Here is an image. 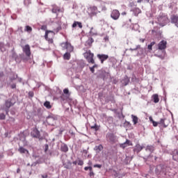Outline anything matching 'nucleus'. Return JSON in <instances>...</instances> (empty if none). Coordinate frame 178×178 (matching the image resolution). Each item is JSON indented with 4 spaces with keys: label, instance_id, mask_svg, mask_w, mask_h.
Segmentation results:
<instances>
[{
    "label": "nucleus",
    "instance_id": "nucleus-56",
    "mask_svg": "<svg viewBox=\"0 0 178 178\" xmlns=\"http://www.w3.org/2000/svg\"><path fill=\"white\" fill-rule=\"evenodd\" d=\"M88 170H90V172H92V167L89 166Z\"/></svg>",
    "mask_w": 178,
    "mask_h": 178
},
{
    "label": "nucleus",
    "instance_id": "nucleus-35",
    "mask_svg": "<svg viewBox=\"0 0 178 178\" xmlns=\"http://www.w3.org/2000/svg\"><path fill=\"white\" fill-rule=\"evenodd\" d=\"M17 79V74H14L13 76L10 78V81H13Z\"/></svg>",
    "mask_w": 178,
    "mask_h": 178
},
{
    "label": "nucleus",
    "instance_id": "nucleus-37",
    "mask_svg": "<svg viewBox=\"0 0 178 178\" xmlns=\"http://www.w3.org/2000/svg\"><path fill=\"white\" fill-rule=\"evenodd\" d=\"M95 67H97V65H95L92 67H90V70L92 73H94V72H95Z\"/></svg>",
    "mask_w": 178,
    "mask_h": 178
},
{
    "label": "nucleus",
    "instance_id": "nucleus-22",
    "mask_svg": "<svg viewBox=\"0 0 178 178\" xmlns=\"http://www.w3.org/2000/svg\"><path fill=\"white\" fill-rule=\"evenodd\" d=\"M131 12L134 13V16H138L140 13H141V10L138 8H135L131 10Z\"/></svg>",
    "mask_w": 178,
    "mask_h": 178
},
{
    "label": "nucleus",
    "instance_id": "nucleus-43",
    "mask_svg": "<svg viewBox=\"0 0 178 178\" xmlns=\"http://www.w3.org/2000/svg\"><path fill=\"white\" fill-rule=\"evenodd\" d=\"M78 165L79 166H83L84 165V161H83V160H79Z\"/></svg>",
    "mask_w": 178,
    "mask_h": 178
},
{
    "label": "nucleus",
    "instance_id": "nucleus-21",
    "mask_svg": "<svg viewBox=\"0 0 178 178\" xmlns=\"http://www.w3.org/2000/svg\"><path fill=\"white\" fill-rule=\"evenodd\" d=\"M137 51H138V54H137L138 56H141V55H144V54H145V50L144 49V48L141 47V45H140L139 49H138Z\"/></svg>",
    "mask_w": 178,
    "mask_h": 178
},
{
    "label": "nucleus",
    "instance_id": "nucleus-8",
    "mask_svg": "<svg viewBox=\"0 0 178 178\" xmlns=\"http://www.w3.org/2000/svg\"><path fill=\"white\" fill-rule=\"evenodd\" d=\"M170 123V121L168 120V118H161L160 120V122H159V124H161L163 127H168L169 126V124Z\"/></svg>",
    "mask_w": 178,
    "mask_h": 178
},
{
    "label": "nucleus",
    "instance_id": "nucleus-59",
    "mask_svg": "<svg viewBox=\"0 0 178 178\" xmlns=\"http://www.w3.org/2000/svg\"><path fill=\"white\" fill-rule=\"evenodd\" d=\"M17 79H18V81L19 82V83H22V78H17Z\"/></svg>",
    "mask_w": 178,
    "mask_h": 178
},
{
    "label": "nucleus",
    "instance_id": "nucleus-39",
    "mask_svg": "<svg viewBox=\"0 0 178 178\" xmlns=\"http://www.w3.org/2000/svg\"><path fill=\"white\" fill-rule=\"evenodd\" d=\"M150 0H138L137 2L138 3H141V2L145 1L147 2V3H149ZM153 2V0L152 1V3Z\"/></svg>",
    "mask_w": 178,
    "mask_h": 178
},
{
    "label": "nucleus",
    "instance_id": "nucleus-57",
    "mask_svg": "<svg viewBox=\"0 0 178 178\" xmlns=\"http://www.w3.org/2000/svg\"><path fill=\"white\" fill-rule=\"evenodd\" d=\"M48 177V175H42V178H47Z\"/></svg>",
    "mask_w": 178,
    "mask_h": 178
},
{
    "label": "nucleus",
    "instance_id": "nucleus-14",
    "mask_svg": "<svg viewBox=\"0 0 178 178\" xmlns=\"http://www.w3.org/2000/svg\"><path fill=\"white\" fill-rule=\"evenodd\" d=\"M171 23L178 28V16H171Z\"/></svg>",
    "mask_w": 178,
    "mask_h": 178
},
{
    "label": "nucleus",
    "instance_id": "nucleus-6",
    "mask_svg": "<svg viewBox=\"0 0 178 178\" xmlns=\"http://www.w3.org/2000/svg\"><path fill=\"white\" fill-rule=\"evenodd\" d=\"M111 17L113 20H118L119 17H120V13L118 10H113V11L111 13Z\"/></svg>",
    "mask_w": 178,
    "mask_h": 178
},
{
    "label": "nucleus",
    "instance_id": "nucleus-40",
    "mask_svg": "<svg viewBox=\"0 0 178 178\" xmlns=\"http://www.w3.org/2000/svg\"><path fill=\"white\" fill-rule=\"evenodd\" d=\"M6 118V115H5L3 113L0 114V120H5Z\"/></svg>",
    "mask_w": 178,
    "mask_h": 178
},
{
    "label": "nucleus",
    "instance_id": "nucleus-51",
    "mask_svg": "<svg viewBox=\"0 0 178 178\" xmlns=\"http://www.w3.org/2000/svg\"><path fill=\"white\" fill-rule=\"evenodd\" d=\"M94 42V39L91 38L90 40H88V44H92Z\"/></svg>",
    "mask_w": 178,
    "mask_h": 178
},
{
    "label": "nucleus",
    "instance_id": "nucleus-49",
    "mask_svg": "<svg viewBox=\"0 0 178 178\" xmlns=\"http://www.w3.org/2000/svg\"><path fill=\"white\" fill-rule=\"evenodd\" d=\"M95 174H94V172L93 171H90V174L89 175L90 176V177H94Z\"/></svg>",
    "mask_w": 178,
    "mask_h": 178
},
{
    "label": "nucleus",
    "instance_id": "nucleus-23",
    "mask_svg": "<svg viewBox=\"0 0 178 178\" xmlns=\"http://www.w3.org/2000/svg\"><path fill=\"white\" fill-rule=\"evenodd\" d=\"M60 149L63 152H67V151H69V147H67V145L63 144L60 147Z\"/></svg>",
    "mask_w": 178,
    "mask_h": 178
},
{
    "label": "nucleus",
    "instance_id": "nucleus-7",
    "mask_svg": "<svg viewBox=\"0 0 178 178\" xmlns=\"http://www.w3.org/2000/svg\"><path fill=\"white\" fill-rule=\"evenodd\" d=\"M51 6H52V9H51L52 13H56L57 15V16H58V13H63V9L60 8L56 4H54Z\"/></svg>",
    "mask_w": 178,
    "mask_h": 178
},
{
    "label": "nucleus",
    "instance_id": "nucleus-52",
    "mask_svg": "<svg viewBox=\"0 0 178 178\" xmlns=\"http://www.w3.org/2000/svg\"><path fill=\"white\" fill-rule=\"evenodd\" d=\"M11 88L14 89L16 88V83H13L11 85Z\"/></svg>",
    "mask_w": 178,
    "mask_h": 178
},
{
    "label": "nucleus",
    "instance_id": "nucleus-9",
    "mask_svg": "<svg viewBox=\"0 0 178 178\" xmlns=\"http://www.w3.org/2000/svg\"><path fill=\"white\" fill-rule=\"evenodd\" d=\"M55 27L54 28V33H59L62 30V22L60 21L56 22Z\"/></svg>",
    "mask_w": 178,
    "mask_h": 178
},
{
    "label": "nucleus",
    "instance_id": "nucleus-18",
    "mask_svg": "<svg viewBox=\"0 0 178 178\" xmlns=\"http://www.w3.org/2000/svg\"><path fill=\"white\" fill-rule=\"evenodd\" d=\"M89 10H90L91 15H97L98 13V8L95 6L90 7Z\"/></svg>",
    "mask_w": 178,
    "mask_h": 178
},
{
    "label": "nucleus",
    "instance_id": "nucleus-31",
    "mask_svg": "<svg viewBox=\"0 0 178 178\" xmlns=\"http://www.w3.org/2000/svg\"><path fill=\"white\" fill-rule=\"evenodd\" d=\"M0 51H1V52H5L6 51L5 44L3 42H0Z\"/></svg>",
    "mask_w": 178,
    "mask_h": 178
},
{
    "label": "nucleus",
    "instance_id": "nucleus-17",
    "mask_svg": "<svg viewBox=\"0 0 178 178\" xmlns=\"http://www.w3.org/2000/svg\"><path fill=\"white\" fill-rule=\"evenodd\" d=\"M171 155H172L173 160L178 162V149H175L172 151Z\"/></svg>",
    "mask_w": 178,
    "mask_h": 178
},
{
    "label": "nucleus",
    "instance_id": "nucleus-10",
    "mask_svg": "<svg viewBox=\"0 0 178 178\" xmlns=\"http://www.w3.org/2000/svg\"><path fill=\"white\" fill-rule=\"evenodd\" d=\"M97 56L100 60L101 63H104V62H105V60H107V59L109 58V56H108V54H97Z\"/></svg>",
    "mask_w": 178,
    "mask_h": 178
},
{
    "label": "nucleus",
    "instance_id": "nucleus-58",
    "mask_svg": "<svg viewBox=\"0 0 178 178\" xmlns=\"http://www.w3.org/2000/svg\"><path fill=\"white\" fill-rule=\"evenodd\" d=\"M155 44V42H152L151 43H150V45L152 46V47H154V44Z\"/></svg>",
    "mask_w": 178,
    "mask_h": 178
},
{
    "label": "nucleus",
    "instance_id": "nucleus-5",
    "mask_svg": "<svg viewBox=\"0 0 178 178\" xmlns=\"http://www.w3.org/2000/svg\"><path fill=\"white\" fill-rule=\"evenodd\" d=\"M106 137L109 143H116L118 141V137L113 134H107Z\"/></svg>",
    "mask_w": 178,
    "mask_h": 178
},
{
    "label": "nucleus",
    "instance_id": "nucleus-30",
    "mask_svg": "<svg viewBox=\"0 0 178 178\" xmlns=\"http://www.w3.org/2000/svg\"><path fill=\"white\" fill-rule=\"evenodd\" d=\"M24 31H26V33H31V31H33V28L27 25L25 26Z\"/></svg>",
    "mask_w": 178,
    "mask_h": 178
},
{
    "label": "nucleus",
    "instance_id": "nucleus-12",
    "mask_svg": "<svg viewBox=\"0 0 178 178\" xmlns=\"http://www.w3.org/2000/svg\"><path fill=\"white\" fill-rule=\"evenodd\" d=\"M13 105H15V102H12V99H8L6 100L5 106H6V109L7 112L9 111V108L11 106H13Z\"/></svg>",
    "mask_w": 178,
    "mask_h": 178
},
{
    "label": "nucleus",
    "instance_id": "nucleus-41",
    "mask_svg": "<svg viewBox=\"0 0 178 178\" xmlns=\"http://www.w3.org/2000/svg\"><path fill=\"white\" fill-rule=\"evenodd\" d=\"M93 30H94V28L92 27V28L90 29V35H97V32H93V31H92Z\"/></svg>",
    "mask_w": 178,
    "mask_h": 178
},
{
    "label": "nucleus",
    "instance_id": "nucleus-26",
    "mask_svg": "<svg viewBox=\"0 0 178 178\" xmlns=\"http://www.w3.org/2000/svg\"><path fill=\"white\" fill-rule=\"evenodd\" d=\"M129 83H130V79H129L127 76H125L124 79L122 80V83L124 84V86H127Z\"/></svg>",
    "mask_w": 178,
    "mask_h": 178
},
{
    "label": "nucleus",
    "instance_id": "nucleus-34",
    "mask_svg": "<svg viewBox=\"0 0 178 178\" xmlns=\"http://www.w3.org/2000/svg\"><path fill=\"white\" fill-rule=\"evenodd\" d=\"M49 33H54V31H46L45 34H44L45 40H48V34H49Z\"/></svg>",
    "mask_w": 178,
    "mask_h": 178
},
{
    "label": "nucleus",
    "instance_id": "nucleus-20",
    "mask_svg": "<svg viewBox=\"0 0 178 178\" xmlns=\"http://www.w3.org/2000/svg\"><path fill=\"white\" fill-rule=\"evenodd\" d=\"M78 26L79 29H83V24L80 22L74 21L72 25V29H76V26Z\"/></svg>",
    "mask_w": 178,
    "mask_h": 178
},
{
    "label": "nucleus",
    "instance_id": "nucleus-62",
    "mask_svg": "<svg viewBox=\"0 0 178 178\" xmlns=\"http://www.w3.org/2000/svg\"><path fill=\"white\" fill-rule=\"evenodd\" d=\"M127 15L126 12L122 13V16H124V15Z\"/></svg>",
    "mask_w": 178,
    "mask_h": 178
},
{
    "label": "nucleus",
    "instance_id": "nucleus-60",
    "mask_svg": "<svg viewBox=\"0 0 178 178\" xmlns=\"http://www.w3.org/2000/svg\"><path fill=\"white\" fill-rule=\"evenodd\" d=\"M17 173H20V168H17Z\"/></svg>",
    "mask_w": 178,
    "mask_h": 178
},
{
    "label": "nucleus",
    "instance_id": "nucleus-15",
    "mask_svg": "<svg viewBox=\"0 0 178 178\" xmlns=\"http://www.w3.org/2000/svg\"><path fill=\"white\" fill-rule=\"evenodd\" d=\"M143 146H141L140 144H136L134 148V151L138 154V152H141V151H143Z\"/></svg>",
    "mask_w": 178,
    "mask_h": 178
},
{
    "label": "nucleus",
    "instance_id": "nucleus-47",
    "mask_svg": "<svg viewBox=\"0 0 178 178\" xmlns=\"http://www.w3.org/2000/svg\"><path fill=\"white\" fill-rule=\"evenodd\" d=\"M63 92L64 94H66V95H67V94H69V89L67 88L64 89Z\"/></svg>",
    "mask_w": 178,
    "mask_h": 178
},
{
    "label": "nucleus",
    "instance_id": "nucleus-46",
    "mask_svg": "<svg viewBox=\"0 0 178 178\" xmlns=\"http://www.w3.org/2000/svg\"><path fill=\"white\" fill-rule=\"evenodd\" d=\"M152 123H153V126L154 127H156V126H158V124H159V122H155L154 120H152Z\"/></svg>",
    "mask_w": 178,
    "mask_h": 178
},
{
    "label": "nucleus",
    "instance_id": "nucleus-64",
    "mask_svg": "<svg viewBox=\"0 0 178 178\" xmlns=\"http://www.w3.org/2000/svg\"><path fill=\"white\" fill-rule=\"evenodd\" d=\"M73 165H77V161H73Z\"/></svg>",
    "mask_w": 178,
    "mask_h": 178
},
{
    "label": "nucleus",
    "instance_id": "nucleus-2",
    "mask_svg": "<svg viewBox=\"0 0 178 178\" xmlns=\"http://www.w3.org/2000/svg\"><path fill=\"white\" fill-rule=\"evenodd\" d=\"M156 23L161 27H164V26H166L169 23V18L166 14L161 13L158 15Z\"/></svg>",
    "mask_w": 178,
    "mask_h": 178
},
{
    "label": "nucleus",
    "instance_id": "nucleus-63",
    "mask_svg": "<svg viewBox=\"0 0 178 178\" xmlns=\"http://www.w3.org/2000/svg\"><path fill=\"white\" fill-rule=\"evenodd\" d=\"M88 169H89V167H85L84 168V170H88Z\"/></svg>",
    "mask_w": 178,
    "mask_h": 178
},
{
    "label": "nucleus",
    "instance_id": "nucleus-33",
    "mask_svg": "<svg viewBox=\"0 0 178 178\" xmlns=\"http://www.w3.org/2000/svg\"><path fill=\"white\" fill-rule=\"evenodd\" d=\"M31 0L24 1V5H25V6H29V5H31Z\"/></svg>",
    "mask_w": 178,
    "mask_h": 178
},
{
    "label": "nucleus",
    "instance_id": "nucleus-38",
    "mask_svg": "<svg viewBox=\"0 0 178 178\" xmlns=\"http://www.w3.org/2000/svg\"><path fill=\"white\" fill-rule=\"evenodd\" d=\"M20 136H20L19 140L21 141H26V136H24V134H22Z\"/></svg>",
    "mask_w": 178,
    "mask_h": 178
},
{
    "label": "nucleus",
    "instance_id": "nucleus-27",
    "mask_svg": "<svg viewBox=\"0 0 178 178\" xmlns=\"http://www.w3.org/2000/svg\"><path fill=\"white\" fill-rule=\"evenodd\" d=\"M152 98L154 104H158V102H159V97L157 94L153 95Z\"/></svg>",
    "mask_w": 178,
    "mask_h": 178
},
{
    "label": "nucleus",
    "instance_id": "nucleus-3",
    "mask_svg": "<svg viewBox=\"0 0 178 178\" xmlns=\"http://www.w3.org/2000/svg\"><path fill=\"white\" fill-rule=\"evenodd\" d=\"M84 58L87 60L88 63L94 64L95 60H94V54L91 53V50H88L83 54Z\"/></svg>",
    "mask_w": 178,
    "mask_h": 178
},
{
    "label": "nucleus",
    "instance_id": "nucleus-4",
    "mask_svg": "<svg viewBox=\"0 0 178 178\" xmlns=\"http://www.w3.org/2000/svg\"><path fill=\"white\" fill-rule=\"evenodd\" d=\"M22 51L24 54H25L26 56H27V58H30V56H31V49L30 48V45L26 44L24 46H22Z\"/></svg>",
    "mask_w": 178,
    "mask_h": 178
},
{
    "label": "nucleus",
    "instance_id": "nucleus-50",
    "mask_svg": "<svg viewBox=\"0 0 178 178\" xmlns=\"http://www.w3.org/2000/svg\"><path fill=\"white\" fill-rule=\"evenodd\" d=\"M147 49H149V51H152V46L150 44H148Z\"/></svg>",
    "mask_w": 178,
    "mask_h": 178
},
{
    "label": "nucleus",
    "instance_id": "nucleus-44",
    "mask_svg": "<svg viewBox=\"0 0 178 178\" xmlns=\"http://www.w3.org/2000/svg\"><path fill=\"white\" fill-rule=\"evenodd\" d=\"M93 168H98L99 169H101L102 168V165L100 164H95L93 165Z\"/></svg>",
    "mask_w": 178,
    "mask_h": 178
},
{
    "label": "nucleus",
    "instance_id": "nucleus-61",
    "mask_svg": "<svg viewBox=\"0 0 178 178\" xmlns=\"http://www.w3.org/2000/svg\"><path fill=\"white\" fill-rule=\"evenodd\" d=\"M37 165V163H33L31 164V166H35Z\"/></svg>",
    "mask_w": 178,
    "mask_h": 178
},
{
    "label": "nucleus",
    "instance_id": "nucleus-29",
    "mask_svg": "<svg viewBox=\"0 0 178 178\" xmlns=\"http://www.w3.org/2000/svg\"><path fill=\"white\" fill-rule=\"evenodd\" d=\"M44 106H45V108H47V109H51L52 108V106H51V102L46 101L44 103Z\"/></svg>",
    "mask_w": 178,
    "mask_h": 178
},
{
    "label": "nucleus",
    "instance_id": "nucleus-48",
    "mask_svg": "<svg viewBox=\"0 0 178 178\" xmlns=\"http://www.w3.org/2000/svg\"><path fill=\"white\" fill-rule=\"evenodd\" d=\"M48 148H49V146H48V145H44V152H47V151H48Z\"/></svg>",
    "mask_w": 178,
    "mask_h": 178
},
{
    "label": "nucleus",
    "instance_id": "nucleus-24",
    "mask_svg": "<svg viewBox=\"0 0 178 178\" xmlns=\"http://www.w3.org/2000/svg\"><path fill=\"white\" fill-rule=\"evenodd\" d=\"M131 119L134 124H137L138 123V117L134 115H131Z\"/></svg>",
    "mask_w": 178,
    "mask_h": 178
},
{
    "label": "nucleus",
    "instance_id": "nucleus-55",
    "mask_svg": "<svg viewBox=\"0 0 178 178\" xmlns=\"http://www.w3.org/2000/svg\"><path fill=\"white\" fill-rule=\"evenodd\" d=\"M104 40H105V41H108V40H109V37L106 36V37L104 38Z\"/></svg>",
    "mask_w": 178,
    "mask_h": 178
},
{
    "label": "nucleus",
    "instance_id": "nucleus-42",
    "mask_svg": "<svg viewBox=\"0 0 178 178\" xmlns=\"http://www.w3.org/2000/svg\"><path fill=\"white\" fill-rule=\"evenodd\" d=\"M12 58H13L15 60H17V54L13 52L12 54Z\"/></svg>",
    "mask_w": 178,
    "mask_h": 178
},
{
    "label": "nucleus",
    "instance_id": "nucleus-28",
    "mask_svg": "<svg viewBox=\"0 0 178 178\" xmlns=\"http://www.w3.org/2000/svg\"><path fill=\"white\" fill-rule=\"evenodd\" d=\"M19 152H20V154H29V150L26 149L24 147H20L18 149Z\"/></svg>",
    "mask_w": 178,
    "mask_h": 178
},
{
    "label": "nucleus",
    "instance_id": "nucleus-53",
    "mask_svg": "<svg viewBox=\"0 0 178 178\" xmlns=\"http://www.w3.org/2000/svg\"><path fill=\"white\" fill-rule=\"evenodd\" d=\"M88 165H89V166H91V165H92V162L91 161H89Z\"/></svg>",
    "mask_w": 178,
    "mask_h": 178
},
{
    "label": "nucleus",
    "instance_id": "nucleus-36",
    "mask_svg": "<svg viewBox=\"0 0 178 178\" xmlns=\"http://www.w3.org/2000/svg\"><path fill=\"white\" fill-rule=\"evenodd\" d=\"M139 48H140V44H138V45L136 46V48H134V49L133 48H130L129 51H137Z\"/></svg>",
    "mask_w": 178,
    "mask_h": 178
},
{
    "label": "nucleus",
    "instance_id": "nucleus-32",
    "mask_svg": "<svg viewBox=\"0 0 178 178\" xmlns=\"http://www.w3.org/2000/svg\"><path fill=\"white\" fill-rule=\"evenodd\" d=\"M90 129L95 130V131H98V130H99V127L98 125H97V124H95L94 126L90 127Z\"/></svg>",
    "mask_w": 178,
    "mask_h": 178
},
{
    "label": "nucleus",
    "instance_id": "nucleus-11",
    "mask_svg": "<svg viewBox=\"0 0 178 178\" xmlns=\"http://www.w3.org/2000/svg\"><path fill=\"white\" fill-rule=\"evenodd\" d=\"M31 135L32 137H33V138H40V137L41 136V135L40 134V131H38L37 128L33 129Z\"/></svg>",
    "mask_w": 178,
    "mask_h": 178
},
{
    "label": "nucleus",
    "instance_id": "nucleus-16",
    "mask_svg": "<svg viewBox=\"0 0 178 178\" xmlns=\"http://www.w3.org/2000/svg\"><path fill=\"white\" fill-rule=\"evenodd\" d=\"M130 145H132L131 142L129 140L127 139L124 143L120 145V148L124 149L126 148V147H129Z\"/></svg>",
    "mask_w": 178,
    "mask_h": 178
},
{
    "label": "nucleus",
    "instance_id": "nucleus-54",
    "mask_svg": "<svg viewBox=\"0 0 178 178\" xmlns=\"http://www.w3.org/2000/svg\"><path fill=\"white\" fill-rule=\"evenodd\" d=\"M140 42H144L145 41V39L140 38L139 39Z\"/></svg>",
    "mask_w": 178,
    "mask_h": 178
},
{
    "label": "nucleus",
    "instance_id": "nucleus-45",
    "mask_svg": "<svg viewBox=\"0 0 178 178\" xmlns=\"http://www.w3.org/2000/svg\"><path fill=\"white\" fill-rule=\"evenodd\" d=\"M29 97H31V98H33V97H34V92L33 91L29 92Z\"/></svg>",
    "mask_w": 178,
    "mask_h": 178
},
{
    "label": "nucleus",
    "instance_id": "nucleus-13",
    "mask_svg": "<svg viewBox=\"0 0 178 178\" xmlns=\"http://www.w3.org/2000/svg\"><path fill=\"white\" fill-rule=\"evenodd\" d=\"M168 42L165 40H161L159 44H158V48L160 51H163L164 49H166V45Z\"/></svg>",
    "mask_w": 178,
    "mask_h": 178
},
{
    "label": "nucleus",
    "instance_id": "nucleus-25",
    "mask_svg": "<svg viewBox=\"0 0 178 178\" xmlns=\"http://www.w3.org/2000/svg\"><path fill=\"white\" fill-rule=\"evenodd\" d=\"M146 151H148L149 152H150V154H152V152L155 151V147H154V146L152 145H148L146 147Z\"/></svg>",
    "mask_w": 178,
    "mask_h": 178
},
{
    "label": "nucleus",
    "instance_id": "nucleus-19",
    "mask_svg": "<svg viewBox=\"0 0 178 178\" xmlns=\"http://www.w3.org/2000/svg\"><path fill=\"white\" fill-rule=\"evenodd\" d=\"M93 149L95 151L96 154H99V152L104 149V146H102V145H99L95 146Z\"/></svg>",
    "mask_w": 178,
    "mask_h": 178
},
{
    "label": "nucleus",
    "instance_id": "nucleus-1",
    "mask_svg": "<svg viewBox=\"0 0 178 178\" xmlns=\"http://www.w3.org/2000/svg\"><path fill=\"white\" fill-rule=\"evenodd\" d=\"M60 46L63 51L67 49V51L63 55V58L65 60H69L70 59V52H73L74 47L68 42L61 43Z\"/></svg>",
    "mask_w": 178,
    "mask_h": 178
}]
</instances>
